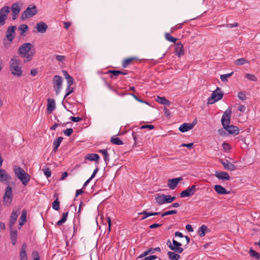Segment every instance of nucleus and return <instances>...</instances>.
<instances>
[{
	"instance_id": "f257e3e1",
	"label": "nucleus",
	"mask_w": 260,
	"mask_h": 260,
	"mask_svg": "<svg viewBox=\"0 0 260 260\" xmlns=\"http://www.w3.org/2000/svg\"><path fill=\"white\" fill-rule=\"evenodd\" d=\"M32 45L30 43H25L20 46L18 50V53L21 58L23 59L24 63L31 61L35 51L32 49Z\"/></svg>"
},
{
	"instance_id": "f03ea898",
	"label": "nucleus",
	"mask_w": 260,
	"mask_h": 260,
	"mask_svg": "<svg viewBox=\"0 0 260 260\" xmlns=\"http://www.w3.org/2000/svg\"><path fill=\"white\" fill-rule=\"evenodd\" d=\"M10 71L11 74L17 77L20 78L22 75V64L20 60L17 57H13L10 62Z\"/></svg>"
},
{
	"instance_id": "7ed1b4c3",
	"label": "nucleus",
	"mask_w": 260,
	"mask_h": 260,
	"mask_svg": "<svg viewBox=\"0 0 260 260\" xmlns=\"http://www.w3.org/2000/svg\"><path fill=\"white\" fill-rule=\"evenodd\" d=\"M14 172L15 175L22 182L24 185H26L30 181V176L21 168L15 166L14 167Z\"/></svg>"
},
{
	"instance_id": "20e7f679",
	"label": "nucleus",
	"mask_w": 260,
	"mask_h": 260,
	"mask_svg": "<svg viewBox=\"0 0 260 260\" xmlns=\"http://www.w3.org/2000/svg\"><path fill=\"white\" fill-rule=\"evenodd\" d=\"M63 79L58 75H55L52 80L53 86L56 94H58L62 88Z\"/></svg>"
},
{
	"instance_id": "39448f33",
	"label": "nucleus",
	"mask_w": 260,
	"mask_h": 260,
	"mask_svg": "<svg viewBox=\"0 0 260 260\" xmlns=\"http://www.w3.org/2000/svg\"><path fill=\"white\" fill-rule=\"evenodd\" d=\"M37 13V8L35 6L32 7H27L26 9L22 13L21 19L23 21L28 18L32 17Z\"/></svg>"
},
{
	"instance_id": "423d86ee",
	"label": "nucleus",
	"mask_w": 260,
	"mask_h": 260,
	"mask_svg": "<svg viewBox=\"0 0 260 260\" xmlns=\"http://www.w3.org/2000/svg\"><path fill=\"white\" fill-rule=\"evenodd\" d=\"M219 91L220 89L217 87V89L212 92L211 95L208 99L209 104H213L222 98L223 94Z\"/></svg>"
},
{
	"instance_id": "0eeeda50",
	"label": "nucleus",
	"mask_w": 260,
	"mask_h": 260,
	"mask_svg": "<svg viewBox=\"0 0 260 260\" xmlns=\"http://www.w3.org/2000/svg\"><path fill=\"white\" fill-rule=\"evenodd\" d=\"M232 110L231 108H229L224 112L221 120V124L223 127L230 124L231 121Z\"/></svg>"
},
{
	"instance_id": "6e6552de",
	"label": "nucleus",
	"mask_w": 260,
	"mask_h": 260,
	"mask_svg": "<svg viewBox=\"0 0 260 260\" xmlns=\"http://www.w3.org/2000/svg\"><path fill=\"white\" fill-rule=\"evenodd\" d=\"M10 9L8 6H4L0 9V25H4L7 16L10 13Z\"/></svg>"
},
{
	"instance_id": "1a4fd4ad",
	"label": "nucleus",
	"mask_w": 260,
	"mask_h": 260,
	"mask_svg": "<svg viewBox=\"0 0 260 260\" xmlns=\"http://www.w3.org/2000/svg\"><path fill=\"white\" fill-rule=\"evenodd\" d=\"M12 200V189L8 186L7 187L4 196L3 202L4 204L10 205Z\"/></svg>"
},
{
	"instance_id": "9d476101",
	"label": "nucleus",
	"mask_w": 260,
	"mask_h": 260,
	"mask_svg": "<svg viewBox=\"0 0 260 260\" xmlns=\"http://www.w3.org/2000/svg\"><path fill=\"white\" fill-rule=\"evenodd\" d=\"M11 10L12 11V17L13 20H16L18 17L20 12V5L18 3H15L12 4Z\"/></svg>"
},
{
	"instance_id": "9b49d317",
	"label": "nucleus",
	"mask_w": 260,
	"mask_h": 260,
	"mask_svg": "<svg viewBox=\"0 0 260 260\" xmlns=\"http://www.w3.org/2000/svg\"><path fill=\"white\" fill-rule=\"evenodd\" d=\"M196 191V186L194 185L187 188L186 189L183 190L180 193V197H191L194 194Z\"/></svg>"
},
{
	"instance_id": "f8f14e48",
	"label": "nucleus",
	"mask_w": 260,
	"mask_h": 260,
	"mask_svg": "<svg viewBox=\"0 0 260 260\" xmlns=\"http://www.w3.org/2000/svg\"><path fill=\"white\" fill-rule=\"evenodd\" d=\"M17 27L16 26H11L8 27L6 32V38L11 42L15 38V30Z\"/></svg>"
},
{
	"instance_id": "ddd939ff",
	"label": "nucleus",
	"mask_w": 260,
	"mask_h": 260,
	"mask_svg": "<svg viewBox=\"0 0 260 260\" xmlns=\"http://www.w3.org/2000/svg\"><path fill=\"white\" fill-rule=\"evenodd\" d=\"M20 209H18L16 210H13L11 213L9 223V226L11 230L12 229L13 226L17 219V217L20 213Z\"/></svg>"
},
{
	"instance_id": "4468645a",
	"label": "nucleus",
	"mask_w": 260,
	"mask_h": 260,
	"mask_svg": "<svg viewBox=\"0 0 260 260\" xmlns=\"http://www.w3.org/2000/svg\"><path fill=\"white\" fill-rule=\"evenodd\" d=\"M172 242L173 245L171 246V249L178 253H182L183 251V248L181 247L182 244L174 239H173Z\"/></svg>"
},
{
	"instance_id": "2eb2a0df",
	"label": "nucleus",
	"mask_w": 260,
	"mask_h": 260,
	"mask_svg": "<svg viewBox=\"0 0 260 260\" xmlns=\"http://www.w3.org/2000/svg\"><path fill=\"white\" fill-rule=\"evenodd\" d=\"M27 248V245L26 243H24L20 249L19 253V259L20 260H28V257L26 253V250Z\"/></svg>"
},
{
	"instance_id": "dca6fc26",
	"label": "nucleus",
	"mask_w": 260,
	"mask_h": 260,
	"mask_svg": "<svg viewBox=\"0 0 260 260\" xmlns=\"http://www.w3.org/2000/svg\"><path fill=\"white\" fill-rule=\"evenodd\" d=\"M181 177L175 178L172 179H169L168 185L171 189H174L180 181L182 180Z\"/></svg>"
},
{
	"instance_id": "f3484780",
	"label": "nucleus",
	"mask_w": 260,
	"mask_h": 260,
	"mask_svg": "<svg viewBox=\"0 0 260 260\" xmlns=\"http://www.w3.org/2000/svg\"><path fill=\"white\" fill-rule=\"evenodd\" d=\"M220 162L222 164L224 169L226 170L232 171H234L236 169L235 166L227 160L220 159Z\"/></svg>"
},
{
	"instance_id": "a211bd4d",
	"label": "nucleus",
	"mask_w": 260,
	"mask_h": 260,
	"mask_svg": "<svg viewBox=\"0 0 260 260\" xmlns=\"http://www.w3.org/2000/svg\"><path fill=\"white\" fill-rule=\"evenodd\" d=\"M194 125L195 124L193 123H184L180 125L179 128V130L182 133H184L192 129L194 127Z\"/></svg>"
},
{
	"instance_id": "6ab92c4d",
	"label": "nucleus",
	"mask_w": 260,
	"mask_h": 260,
	"mask_svg": "<svg viewBox=\"0 0 260 260\" xmlns=\"http://www.w3.org/2000/svg\"><path fill=\"white\" fill-rule=\"evenodd\" d=\"M37 31L40 33H44L46 31L48 26L43 22H40L36 24L35 27Z\"/></svg>"
},
{
	"instance_id": "aec40b11",
	"label": "nucleus",
	"mask_w": 260,
	"mask_h": 260,
	"mask_svg": "<svg viewBox=\"0 0 260 260\" xmlns=\"http://www.w3.org/2000/svg\"><path fill=\"white\" fill-rule=\"evenodd\" d=\"M11 179V177L9 175L6 170L0 168V181L5 182Z\"/></svg>"
},
{
	"instance_id": "412c9836",
	"label": "nucleus",
	"mask_w": 260,
	"mask_h": 260,
	"mask_svg": "<svg viewBox=\"0 0 260 260\" xmlns=\"http://www.w3.org/2000/svg\"><path fill=\"white\" fill-rule=\"evenodd\" d=\"M215 176L220 180H229L230 179V176L226 172H216Z\"/></svg>"
},
{
	"instance_id": "4be33fe9",
	"label": "nucleus",
	"mask_w": 260,
	"mask_h": 260,
	"mask_svg": "<svg viewBox=\"0 0 260 260\" xmlns=\"http://www.w3.org/2000/svg\"><path fill=\"white\" fill-rule=\"evenodd\" d=\"M175 53L179 56L180 57L184 54V48L183 45L181 43H178L176 44Z\"/></svg>"
},
{
	"instance_id": "5701e85b",
	"label": "nucleus",
	"mask_w": 260,
	"mask_h": 260,
	"mask_svg": "<svg viewBox=\"0 0 260 260\" xmlns=\"http://www.w3.org/2000/svg\"><path fill=\"white\" fill-rule=\"evenodd\" d=\"M223 128L230 134H238L239 133V128L236 126L229 124Z\"/></svg>"
},
{
	"instance_id": "b1692460",
	"label": "nucleus",
	"mask_w": 260,
	"mask_h": 260,
	"mask_svg": "<svg viewBox=\"0 0 260 260\" xmlns=\"http://www.w3.org/2000/svg\"><path fill=\"white\" fill-rule=\"evenodd\" d=\"M55 108V101L53 99H49L47 103V111L51 113Z\"/></svg>"
},
{
	"instance_id": "393cba45",
	"label": "nucleus",
	"mask_w": 260,
	"mask_h": 260,
	"mask_svg": "<svg viewBox=\"0 0 260 260\" xmlns=\"http://www.w3.org/2000/svg\"><path fill=\"white\" fill-rule=\"evenodd\" d=\"M214 189L219 194H227L229 193L223 186L219 185H215L214 186Z\"/></svg>"
},
{
	"instance_id": "a878e982",
	"label": "nucleus",
	"mask_w": 260,
	"mask_h": 260,
	"mask_svg": "<svg viewBox=\"0 0 260 260\" xmlns=\"http://www.w3.org/2000/svg\"><path fill=\"white\" fill-rule=\"evenodd\" d=\"M156 202L158 205H162L166 204V195L165 194H157L155 198Z\"/></svg>"
},
{
	"instance_id": "bb28decb",
	"label": "nucleus",
	"mask_w": 260,
	"mask_h": 260,
	"mask_svg": "<svg viewBox=\"0 0 260 260\" xmlns=\"http://www.w3.org/2000/svg\"><path fill=\"white\" fill-rule=\"evenodd\" d=\"M155 101L160 104L169 106L170 102L167 100L165 97H160L157 96Z\"/></svg>"
},
{
	"instance_id": "cd10ccee",
	"label": "nucleus",
	"mask_w": 260,
	"mask_h": 260,
	"mask_svg": "<svg viewBox=\"0 0 260 260\" xmlns=\"http://www.w3.org/2000/svg\"><path fill=\"white\" fill-rule=\"evenodd\" d=\"M63 140V138L61 137H59L56 140H55L53 142V151L54 152H56L58 148L59 147L60 143H61L62 141Z\"/></svg>"
},
{
	"instance_id": "c85d7f7f",
	"label": "nucleus",
	"mask_w": 260,
	"mask_h": 260,
	"mask_svg": "<svg viewBox=\"0 0 260 260\" xmlns=\"http://www.w3.org/2000/svg\"><path fill=\"white\" fill-rule=\"evenodd\" d=\"M26 215L27 212L26 210H23L21 212V215L20 217V221L19 222V225L21 226H22L26 220Z\"/></svg>"
},
{
	"instance_id": "c756f323",
	"label": "nucleus",
	"mask_w": 260,
	"mask_h": 260,
	"mask_svg": "<svg viewBox=\"0 0 260 260\" xmlns=\"http://www.w3.org/2000/svg\"><path fill=\"white\" fill-rule=\"evenodd\" d=\"M168 255L171 260H178L180 257V255L175 253V252L169 251Z\"/></svg>"
},
{
	"instance_id": "7c9ffc66",
	"label": "nucleus",
	"mask_w": 260,
	"mask_h": 260,
	"mask_svg": "<svg viewBox=\"0 0 260 260\" xmlns=\"http://www.w3.org/2000/svg\"><path fill=\"white\" fill-rule=\"evenodd\" d=\"M99 152L104 155V160L107 164V162L109 161V154L107 149H101L99 150Z\"/></svg>"
},
{
	"instance_id": "2f4dec72",
	"label": "nucleus",
	"mask_w": 260,
	"mask_h": 260,
	"mask_svg": "<svg viewBox=\"0 0 260 260\" xmlns=\"http://www.w3.org/2000/svg\"><path fill=\"white\" fill-rule=\"evenodd\" d=\"M18 29L22 36H25L24 33L28 31V27L26 24H23L19 26Z\"/></svg>"
},
{
	"instance_id": "473e14b6",
	"label": "nucleus",
	"mask_w": 260,
	"mask_h": 260,
	"mask_svg": "<svg viewBox=\"0 0 260 260\" xmlns=\"http://www.w3.org/2000/svg\"><path fill=\"white\" fill-rule=\"evenodd\" d=\"M86 159L90 160H98L100 159V156L97 154L90 153L87 155L85 157Z\"/></svg>"
},
{
	"instance_id": "72a5a7b5",
	"label": "nucleus",
	"mask_w": 260,
	"mask_h": 260,
	"mask_svg": "<svg viewBox=\"0 0 260 260\" xmlns=\"http://www.w3.org/2000/svg\"><path fill=\"white\" fill-rule=\"evenodd\" d=\"M68 214H69L68 212L63 213L62 214V217L61 219L57 221V225L58 226H60V225H62L63 223H64L67 221Z\"/></svg>"
},
{
	"instance_id": "f704fd0d",
	"label": "nucleus",
	"mask_w": 260,
	"mask_h": 260,
	"mask_svg": "<svg viewBox=\"0 0 260 260\" xmlns=\"http://www.w3.org/2000/svg\"><path fill=\"white\" fill-rule=\"evenodd\" d=\"M207 230V228L205 225H202L199 229V234L201 237H203L205 235V232Z\"/></svg>"
},
{
	"instance_id": "c9c22d12",
	"label": "nucleus",
	"mask_w": 260,
	"mask_h": 260,
	"mask_svg": "<svg viewBox=\"0 0 260 260\" xmlns=\"http://www.w3.org/2000/svg\"><path fill=\"white\" fill-rule=\"evenodd\" d=\"M138 215H142L141 220H144L148 217L149 216H152L151 212H149L146 211H144L142 212L139 213Z\"/></svg>"
},
{
	"instance_id": "e433bc0d",
	"label": "nucleus",
	"mask_w": 260,
	"mask_h": 260,
	"mask_svg": "<svg viewBox=\"0 0 260 260\" xmlns=\"http://www.w3.org/2000/svg\"><path fill=\"white\" fill-rule=\"evenodd\" d=\"M249 254L251 256L255 257L257 259H259L260 258V254L256 251L253 249H250L249 250Z\"/></svg>"
},
{
	"instance_id": "4c0bfd02",
	"label": "nucleus",
	"mask_w": 260,
	"mask_h": 260,
	"mask_svg": "<svg viewBox=\"0 0 260 260\" xmlns=\"http://www.w3.org/2000/svg\"><path fill=\"white\" fill-rule=\"evenodd\" d=\"M111 142L114 144L120 145L123 144V142L119 138H112Z\"/></svg>"
},
{
	"instance_id": "58836bf2",
	"label": "nucleus",
	"mask_w": 260,
	"mask_h": 260,
	"mask_svg": "<svg viewBox=\"0 0 260 260\" xmlns=\"http://www.w3.org/2000/svg\"><path fill=\"white\" fill-rule=\"evenodd\" d=\"M134 59V58H126L123 61V63H122V67L123 68H126V67H127L131 63V62Z\"/></svg>"
},
{
	"instance_id": "ea45409f",
	"label": "nucleus",
	"mask_w": 260,
	"mask_h": 260,
	"mask_svg": "<svg viewBox=\"0 0 260 260\" xmlns=\"http://www.w3.org/2000/svg\"><path fill=\"white\" fill-rule=\"evenodd\" d=\"M52 208L53 209L58 211L59 209V202L58 199H56L52 203Z\"/></svg>"
},
{
	"instance_id": "a19ab883",
	"label": "nucleus",
	"mask_w": 260,
	"mask_h": 260,
	"mask_svg": "<svg viewBox=\"0 0 260 260\" xmlns=\"http://www.w3.org/2000/svg\"><path fill=\"white\" fill-rule=\"evenodd\" d=\"M248 61H246L244 58H241L240 59H238L235 60V64L237 66H240L244 64L246 62H248Z\"/></svg>"
},
{
	"instance_id": "79ce46f5",
	"label": "nucleus",
	"mask_w": 260,
	"mask_h": 260,
	"mask_svg": "<svg viewBox=\"0 0 260 260\" xmlns=\"http://www.w3.org/2000/svg\"><path fill=\"white\" fill-rule=\"evenodd\" d=\"M165 37H166V40H167L168 41H169L171 42H173V43H175L177 40L175 38H174V37L171 36L170 35V34L168 33H166L165 34Z\"/></svg>"
},
{
	"instance_id": "37998d69",
	"label": "nucleus",
	"mask_w": 260,
	"mask_h": 260,
	"mask_svg": "<svg viewBox=\"0 0 260 260\" xmlns=\"http://www.w3.org/2000/svg\"><path fill=\"white\" fill-rule=\"evenodd\" d=\"M232 74L233 73H231L227 74L221 75L220 76L221 80L223 82H226L228 81V78L231 77Z\"/></svg>"
},
{
	"instance_id": "c03bdc74",
	"label": "nucleus",
	"mask_w": 260,
	"mask_h": 260,
	"mask_svg": "<svg viewBox=\"0 0 260 260\" xmlns=\"http://www.w3.org/2000/svg\"><path fill=\"white\" fill-rule=\"evenodd\" d=\"M245 78L248 79V80L253 81H256L257 80V78L252 74H246L245 76Z\"/></svg>"
},
{
	"instance_id": "a18cd8bd",
	"label": "nucleus",
	"mask_w": 260,
	"mask_h": 260,
	"mask_svg": "<svg viewBox=\"0 0 260 260\" xmlns=\"http://www.w3.org/2000/svg\"><path fill=\"white\" fill-rule=\"evenodd\" d=\"M176 199L175 197H172L170 195H166V203H170Z\"/></svg>"
},
{
	"instance_id": "49530a36",
	"label": "nucleus",
	"mask_w": 260,
	"mask_h": 260,
	"mask_svg": "<svg viewBox=\"0 0 260 260\" xmlns=\"http://www.w3.org/2000/svg\"><path fill=\"white\" fill-rule=\"evenodd\" d=\"M67 93L64 96V99L66 98L68 95L72 93L74 91V88L71 87V86H68L67 88Z\"/></svg>"
},
{
	"instance_id": "de8ad7c7",
	"label": "nucleus",
	"mask_w": 260,
	"mask_h": 260,
	"mask_svg": "<svg viewBox=\"0 0 260 260\" xmlns=\"http://www.w3.org/2000/svg\"><path fill=\"white\" fill-rule=\"evenodd\" d=\"M176 213H177L176 210H170V211H167L166 212L162 213L161 216L164 217L165 216L169 215H171V214H176Z\"/></svg>"
},
{
	"instance_id": "09e8293b",
	"label": "nucleus",
	"mask_w": 260,
	"mask_h": 260,
	"mask_svg": "<svg viewBox=\"0 0 260 260\" xmlns=\"http://www.w3.org/2000/svg\"><path fill=\"white\" fill-rule=\"evenodd\" d=\"M110 73H111L112 74L111 77L113 78V76L115 77L119 76V75L121 74V73H122V72L118 70H112L110 71Z\"/></svg>"
},
{
	"instance_id": "8fccbe9b",
	"label": "nucleus",
	"mask_w": 260,
	"mask_h": 260,
	"mask_svg": "<svg viewBox=\"0 0 260 260\" xmlns=\"http://www.w3.org/2000/svg\"><path fill=\"white\" fill-rule=\"evenodd\" d=\"M11 239H17V232L16 230H11L10 233Z\"/></svg>"
},
{
	"instance_id": "3c124183",
	"label": "nucleus",
	"mask_w": 260,
	"mask_h": 260,
	"mask_svg": "<svg viewBox=\"0 0 260 260\" xmlns=\"http://www.w3.org/2000/svg\"><path fill=\"white\" fill-rule=\"evenodd\" d=\"M73 131L72 128H67L66 130H64L63 131V133L65 135H66L67 136H70L73 133Z\"/></svg>"
},
{
	"instance_id": "603ef678",
	"label": "nucleus",
	"mask_w": 260,
	"mask_h": 260,
	"mask_svg": "<svg viewBox=\"0 0 260 260\" xmlns=\"http://www.w3.org/2000/svg\"><path fill=\"white\" fill-rule=\"evenodd\" d=\"M222 146L223 149L225 151H228L230 150V149H231V147H230V146L229 145V144L226 143H225V142L222 143Z\"/></svg>"
},
{
	"instance_id": "864d4df0",
	"label": "nucleus",
	"mask_w": 260,
	"mask_h": 260,
	"mask_svg": "<svg viewBox=\"0 0 260 260\" xmlns=\"http://www.w3.org/2000/svg\"><path fill=\"white\" fill-rule=\"evenodd\" d=\"M238 97L242 101H244L246 99L245 94L243 92H239L238 95Z\"/></svg>"
},
{
	"instance_id": "5fc2aeb1",
	"label": "nucleus",
	"mask_w": 260,
	"mask_h": 260,
	"mask_svg": "<svg viewBox=\"0 0 260 260\" xmlns=\"http://www.w3.org/2000/svg\"><path fill=\"white\" fill-rule=\"evenodd\" d=\"M44 173L47 177H49L51 175V172L48 168L44 170Z\"/></svg>"
},
{
	"instance_id": "6e6d98bb",
	"label": "nucleus",
	"mask_w": 260,
	"mask_h": 260,
	"mask_svg": "<svg viewBox=\"0 0 260 260\" xmlns=\"http://www.w3.org/2000/svg\"><path fill=\"white\" fill-rule=\"evenodd\" d=\"M156 258L157 256L156 255H153L145 257L144 260H154Z\"/></svg>"
},
{
	"instance_id": "4d7b16f0",
	"label": "nucleus",
	"mask_w": 260,
	"mask_h": 260,
	"mask_svg": "<svg viewBox=\"0 0 260 260\" xmlns=\"http://www.w3.org/2000/svg\"><path fill=\"white\" fill-rule=\"evenodd\" d=\"M70 119L72 120L74 122H77L81 121L82 120V118L79 117H71Z\"/></svg>"
},
{
	"instance_id": "13d9d810",
	"label": "nucleus",
	"mask_w": 260,
	"mask_h": 260,
	"mask_svg": "<svg viewBox=\"0 0 260 260\" xmlns=\"http://www.w3.org/2000/svg\"><path fill=\"white\" fill-rule=\"evenodd\" d=\"M67 81V86H71L73 83V79L72 77L66 79Z\"/></svg>"
},
{
	"instance_id": "bf43d9fd",
	"label": "nucleus",
	"mask_w": 260,
	"mask_h": 260,
	"mask_svg": "<svg viewBox=\"0 0 260 260\" xmlns=\"http://www.w3.org/2000/svg\"><path fill=\"white\" fill-rule=\"evenodd\" d=\"M140 128L141 129L149 128L150 129H152L154 128V126L153 125H144Z\"/></svg>"
},
{
	"instance_id": "052dcab7",
	"label": "nucleus",
	"mask_w": 260,
	"mask_h": 260,
	"mask_svg": "<svg viewBox=\"0 0 260 260\" xmlns=\"http://www.w3.org/2000/svg\"><path fill=\"white\" fill-rule=\"evenodd\" d=\"M65 57L63 55H57L56 56L55 58L57 60L62 62L64 59Z\"/></svg>"
},
{
	"instance_id": "680f3d73",
	"label": "nucleus",
	"mask_w": 260,
	"mask_h": 260,
	"mask_svg": "<svg viewBox=\"0 0 260 260\" xmlns=\"http://www.w3.org/2000/svg\"><path fill=\"white\" fill-rule=\"evenodd\" d=\"M193 144L192 143H188V144H182L180 146V147H186L189 149L191 148L192 147Z\"/></svg>"
},
{
	"instance_id": "e2e57ef3",
	"label": "nucleus",
	"mask_w": 260,
	"mask_h": 260,
	"mask_svg": "<svg viewBox=\"0 0 260 260\" xmlns=\"http://www.w3.org/2000/svg\"><path fill=\"white\" fill-rule=\"evenodd\" d=\"M133 96L134 97V98L137 100V101L139 102H141V103H145L146 104H147V103L146 102H144L143 101V100L140 99L139 98H138L136 95H135L133 93H130L129 94Z\"/></svg>"
},
{
	"instance_id": "0e129e2a",
	"label": "nucleus",
	"mask_w": 260,
	"mask_h": 260,
	"mask_svg": "<svg viewBox=\"0 0 260 260\" xmlns=\"http://www.w3.org/2000/svg\"><path fill=\"white\" fill-rule=\"evenodd\" d=\"M238 109L241 112H244L246 110V108L244 105H240L238 107Z\"/></svg>"
},
{
	"instance_id": "69168bd1",
	"label": "nucleus",
	"mask_w": 260,
	"mask_h": 260,
	"mask_svg": "<svg viewBox=\"0 0 260 260\" xmlns=\"http://www.w3.org/2000/svg\"><path fill=\"white\" fill-rule=\"evenodd\" d=\"M225 129L223 128V129H219L218 130V134L221 136H224L226 134Z\"/></svg>"
},
{
	"instance_id": "338daca9",
	"label": "nucleus",
	"mask_w": 260,
	"mask_h": 260,
	"mask_svg": "<svg viewBox=\"0 0 260 260\" xmlns=\"http://www.w3.org/2000/svg\"><path fill=\"white\" fill-rule=\"evenodd\" d=\"M38 70L37 69H32L30 71V74L32 76H36L37 74H38Z\"/></svg>"
},
{
	"instance_id": "774afa93",
	"label": "nucleus",
	"mask_w": 260,
	"mask_h": 260,
	"mask_svg": "<svg viewBox=\"0 0 260 260\" xmlns=\"http://www.w3.org/2000/svg\"><path fill=\"white\" fill-rule=\"evenodd\" d=\"M62 74L64 76L66 79H67L69 78H70L71 76L69 74L67 71H62Z\"/></svg>"
}]
</instances>
